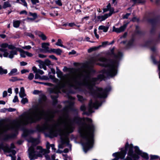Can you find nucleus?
I'll use <instances>...</instances> for the list:
<instances>
[{
	"mask_svg": "<svg viewBox=\"0 0 160 160\" xmlns=\"http://www.w3.org/2000/svg\"><path fill=\"white\" fill-rule=\"evenodd\" d=\"M99 61L102 62V63H98L97 65L103 67H108L107 69H103L100 71V73L102 74H99L96 78H92L90 82H86L85 83H82L78 81L76 78H74L72 80L75 82V85L72 83H67L68 87L69 88L68 90L69 93H74V92L71 89V88H77V86H85L89 91L91 95L95 98H105L107 97L108 93L111 90L110 86L107 87L104 89L102 88L96 87V89H94L96 82L99 81L101 82L103 80L105 81L106 77L104 75L106 74L107 77H113L117 74V65L115 64L117 63V62L114 61L112 59H108L104 57L100 58Z\"/></svg>",
	"mask_w": 160,
	"mask_h": 160,
	"instance_id": "nucleus-1",
	"label": "nucleus"
},
{
	"mask_svg": "<svg viewBox=\"0 0 160 160\" xmlns=\"http://www.w3.org/2000/svg\"><path fill=\"white\" fill-rule=\"evenodd\" d=\"M70 104L71 110L77 115L74 117L71 122L79 125H85L88 130V132L82 128H79L78 130L80 137L85 141L82 142V144L84 151L86 152L93 147L94 143L95 126L92 123V121L91 118L88 117L82 118L78 116V110L71 107V106H73V103L70 102Z\"/></svg>",
	"mask_w": 160,
	"mask_h": 160,
	"instance_id": "nucleus-2",
	"label": "nucleus"
},
{
	"mask_svg": "<svg viewBox=\"0 0 160 160\" xmlns=\"http://www.w3.org/2000/svg\"><path fill=\"white\" fill-rule=\"evenodd\" d=\"M50 126H51V125L46 122L42 126L38 124L37 125L36 129L38 131V132H42L45 130H48V136L51 138L56 137L58 135L60 136L61 137H62V130L61 129L54 130L52 128H50ZM51 126L58 127L59 126V124L58 123H57Z\"/></svg>",
	"mask_w": 160,
	"mask_h": 160,
	"instance_id": "nucleus-3",
	"label": "nucleus"
},
{
	"mask_svg": "<svg viewBox=\"0 0 160 160\" xmlns=\"http://www.w3.org/2000/svg\"><path fill=\"white\" fill-rule=\"evenodd\" d=\"M41 109H40L38 108V105H33L32 106V109L33 110V112H25L22 116H26L30 114L32 115V117L28 118V122L30 124L35 123L40 121L42 119L43 114L45 112L42 107H41Z\"/></svg>",
	"mask_w": 160,
	"mask_h": 160,
	"instance_id": "nucleus-4",
	"label": "nucleus"
},
{
	"mask_svg": "<svg viewBox=\"0 0 160 160\" xmlns=\"http://www.w3.org/2000/svg\"><path fill=\"white\" fill-rule=\"evenodd\" d=\"M132 147V149H133L134 146L132 144H129L128 142H127L125 145L124 148H121L120 149L121 151L117 152V155L120 158L122 159H124V158L127 153V151H128L130 150V148Z\"/></svg>",
	"mask_w": 160,
	"mask_h": 160,
	"instance_id": "nucleus-5",
	"label": "nucleus"
},
{
	"mask_svg": "<svg viewBox=\"0 0 160 160\" xmlns=\"http://www.w3.org/2000/svg\"><path fill=\"white\" fill-rule=\"evenodd\" d=\"M115 48L113 47L110 50H108L106 54L108 56H110L111 58H114L115 60H112L114 61H116L117 62V63L115 64V65H117V70H118V66L119 62L117 61L118 59H120L122 56L123 54L121 52H119L117 54L115 53L114 52ZM112 60V59H111Z\"/></svg>",
	"mask_w": 160,
	"mask_h": 160,
	"instance_id": "nucleus-6",
	"label": "nucleus"
},
{
	"mask_svg": "<svg viewBox=\"0 0 160 160\" xmlns=\"http://www.w3.org/2000/svg\"><path fill=\"white\" fill-rule=\"evenodd\" d=\"M134 152L136 153L138 156L140 155L142 158L146 160H148L149 159V157L148 154L145 152H142L140 150L138 146L134 147Z\"/></svg>",
	"mask_w": 160,
	"mask_h": 160,
	"instance_id": "nucleus-7",
	"label": "nucleus"
},
{
	"mask_svg": "<svg viewBox=\"0 0 160 160\" xmlns=\"http://www.w3.org/2000/svg\"><path fill=\"white\" fill-rule=\"evenodd\" d=\"M36 128L37 126L35 128V130L24 128L22 137L23 138H25L30 134H33L35 132H38V131L36 129Z\"/></svg>",
	"mask_w": 160,
	"mask_h": 160,
	"instance_id": "nucleus-8",
	"label": "nucleus"
},
{
	"mask_svg": "<svg viewBox=\"0 0 160 160\" xmlns=\"http://www.w3.org/2000/svg\"><path fill=\"white\" fill-rule=\"evenodd\" d=\"M129 23V22L128 21L127 22H124L123 25L119 28H116L115 26H113V31L117 33H120L122 32L125 30Z\"/></svg>",
	"mask_w": 160,
	"mask_h": 160,
	"instance_id": "nucleus-9",
	"label": "nucleus"
},
{
	"mask_svg": "<svg viewBox=\"0 0 160 160\" xmlns=\"http://www.w3.org/2000/svg\"><path fill=\"white\" fill-rule=\"evenodd\" d=\"M147 21L151 24V25L156 26L159 22L160 21V15H158L155 18H149Z\"/></svg>",
	"mask_w": 160,
	"mask_h": 160,
	"instance_id": "nucleus-10",
	"label": "nucleus"
},
{
	"mask_svg": "<svg viewBox=\"0 0 160 160\" xmlns=\"http://www.w3.org/2000/svg\"><path fill=\"white\" fill-rule=\"evenodd\" d=\"M128 155L131 156L133 159V160H138L140 157L136 153L134 152L133 149H132V147H131L128 153Z\"/></svg>",
	"mask_w": 160,
	"mask_h": 160,
	"instance_id": "nucleus-11",
	"label": "nucleus"
},
{
	"mask_svg": "<svg viewBox=\"0 0 160 160\" xmlns=\"http://www.w3.org/2000/svg\"><path fill=\"white\" fill-rule=\"evenodd\" d=\"M15 133H13L11 134H6L3 136V137L2 139V140L4 141H7L9 139L11 138H16L18 134V132L17 130H15Z\"/></svg>",
	"mask_w": 160,
	"mask_h": 160,
	"instance_id": "nucleus-12",
	"label": "nucleus"
},
{
	"mask_svg": "<svg viewBox=\"0 0 160 160\" xmlns=\"http://www.w3.org/2000/svg\"><path fill=\"white\" fill-rule=\"evenodd\" d=\"M102 104V102H99L98 101H96L95 102H92V100H91L89 104V106L91 109H92L93 107L96 109H97Z\"/></svg>",
	"mask_w": 160,
	"mask_h": 160,
	"instance_id": "nucleus-13",
	"label": "nucleus"
},
{
	"mask_svg": "<svg viewBox=\"0 0 160 160\" xmlns=\"http://www.w3.org/2000/svg\"><path fill=\"white\" fill-rule=\"evenodd\" d=\"M109 17L110 16L107 13L103 15L98 16L97 17V19H96L95 22H97L99 21L101 22L105 20Z\"/></svg>",
	"mask_w": 160,
	"mask_h": 160,
	"instance_id": "nucleus-14",
	"label": "nucleus"
},
{
	"mask_svg": "<svg viewBox=\"0 0 160 160\" xmlns=\"http://www.w3.org/2000/svg\"><path fill=\"white\" fill-rule=\"evenodd\" d=\"M61 140V142L62 143L61 145H60L59 146V148H63V145L65 144H68L69 143V140L68 138V137H65V138H63L62 137L60 138Z\"/></svg>",
	"mask_w": 160,
	"mask_h": 160,
	"instance_id": "nucleus-15",
	"label": "nucleus"
},
{
	"mask_svg": "<svg viewBox=\"0 0 160 160\" xmlns=\"http://www.w3.org/2000/svg\"><path fill=\"white\" fill-rule=\"evenodd\" d=\"M80 69H76L74 68H68L66 66H64L63 69V71L64 72H70L72 73L76 72L79 70Z\"/></svg>",
	"mask_w": 160,
	"mask_h": 160,
	"instance_id": "nucleus-16",
	"label": "nucleus"
},
{
	"mask_svg": "<svg viewBox=\"0 0 160 160\" xmlns=\"http://www.w3.org/2000/svg\"><path fill=\"white\" fill-rule=\"evenodd\" d=\"M49 42H43L41 44V47L44 50V53H49L50 51L49 47Z\"/></svg>",
	"mask_w": 160,
	"mask_h": 160,
	"instance_id": "nucleus-17",
	"label": "nucleus"
},
{
	"mask_svg": "<svg viewBox=\"0 0 160 160\" xmlns=\"http://www.w3.org/2000/svg\"><path fill=\"white\" fill-rule=\"evenodd\" d=\"M62 52V50L59 48L57 49L51 48L50 49L49 53H53L56 54L58 55H61Z\"/></svg>",
	"mask_w": 160,
	"mask_h": 160,
	"instance_id": "nucleus-18",
	"label": "nucleus"
},
{
	"mask_svg": "<svg viewBox=\"0 0 160 160\" xmlns=\"http://www.w3.org/2000/svg\"><path fill=\"white\" fill-rule=\"evenodd\" d=\"M35 34L38 35L43 41L46 40L47 38V37L42 32L36 31L35 32Z\"/></svg>",
	"mask_w": 160,
	"mask_h": 160,
	"instance_id": "nucleus-19",
	"label": "nucleus"
},
{
	"mask_svg": "<svg viewBox=\"0 0 160 160\" xmlns=\"http://www.w3.org/2000/svg\"><path fill=\"white\" fill-rule=\"evenodd\" d=\"M140 27L138 25L135 26V33L137 35H143L145 34V32L139 30Z\"/></svg>",
	"mask_w": 160,
	"mask_h": 160,
	"instance_id": "nucleus-20",
	"label": "nucleus"
},
{
	"mask_svg": "<svg viewBox=\"0 0 160 160\" xmlns=\"http://www.w3.org/2000/svg\"><path fill=\"white\" fill-rule=\"evenodd\" d=\"M17 50L20 53V55L21 57L25 58L26 57L25 51L19 48H17Z\"/></svg>",
	"mask_w": 160,
	"mask_h": 160,
	"instance_id": "nucleus-21",
	"label": "nucleus"
},
{
	"mask_svg": "<svg viewBox=\"0 0 160 160\" xmlns=\"http://www.w3.org/2000/svg\"><path fill=\"white\" fill-rule=\"evenodd\" d=\"M28 141L33 143H35L36 145L38 144L39 142V141L38 139L34 138L32 137L30 138Z\"/></svg>",
	"mask_w": 160,
	"mask_h": 160,
	"instance_id": "nucleus-22",
	"label": "nucleus"
},
{
	"mask_svg": "<svg viewBox=\"0 0 160 160\" xmlns=\"http://www.w3.org/2000/svg\"><path fill=\"white\" fill-rule=\"evenodd\" d=\"M135 38L134 37H132V38L128 41L127 44V47H130L133 46L134 42L135 41Z\"/></svg>",
	"mask_w": 160,
	"mask_h": 160,
	"instance_id": "nucleus-23",
	"label": "nucleus"
},
{
	"mask_svg": "<svg viewBox=\"0 0 160 160\" xmlns=\"http://www.w3.org/2000/svg\"><path fill=\"white\" fill-rule=\"evenodd\" d=\"M156 26L151 25V28L150 30V33L151 35H155L156 32Z\"/></svg>",
	"mask_w": 160,
	"mask_h": 160,
	"instance_id": "nucleus-24",
	"label": "nucleus"
},
{
	"mask_svg": "<svg viewBox=\"0 0 160 160\" xmlns=\"http://www.w3.org/2000/svg\"><path fill=\"white\" fill-rule=\"evenodd\" d=\"M109 28V26H105L104 25H101L98 27V29L103 30L104 32H107Z\"/></svg>",
	"mask_w": 160,
	"mask_h": 160,
	"instance_id": "nucleus-25",
	"label": "nucleus"
},
{
	"mask_svg": "<svg viewBox=\"0 0 160 160\" xmlns=\"http://www.w3.org/2000/svg\"><path fill=\"white\" fill-rule=\"evenodd\" d=\"M11 7V5L8 1L4 2L2 6V8L6 9L7 8H10Z\"/></svg>",
	"mask_w": 160,
	"mask_h": 160,
	"instance_id": "nucleus-26",
	"label": "nucleus"
},
{
	"mask_svg": "<svg viewBox=\"0 0 160 160\" xmlns=\"http://www.w3.org/2000/svg\"><path fill=\"white\" fill-rule=\"evenodd\" d=\"M101 46H99L98 47H95L90 48L88 50V53H91L93 51H95L98 49Z\"/></svg>",
	"mask_w": 160,
	"mask_h": 160,
	"instance_id": "nucleus-27",
	"label": "nucleus"
},
{
	"mask_svg": "<svg viewBox=\"0 0 160 160\" xmlns=\"http://www.w3.org/2000/svg\"><path fill=\"white\" fill-rule=\"evenodd\" d=\"M35 152L33 148L31 152H29V158H30V160H32L34 159V155H33L32 154H34Z\"/></svg>",
	"mask_w": 160,
	"mask_h": 160,
	"instance_id": "nucleus-28",
	"label": "nucleus"
},
{
	"mask_svg": "<svg viewBox=\"0 0 160 160\" xmlns=\"http://www.w3.org/2000/svg\"><path fill=\"white\" fill-rule=\"evenodd\" d=\"M20 23V22L19 20H16L13 21V26L15 28H18Z\"/></svg>",
	"mask_w": 160,
	"mask_h": 160,
	"instance_id": "nucleus-29",
	"label": "nucleus"
},
{
	"mask_svg": "<svg viewBox=\"0 0 160 160\" xmlns=\"http://www.w3.org/2000/svg\"><path fill=\"white\" fill-rule=\"evenodd\" d=\"M56 73L57 74V76L58 78H60L63 75V73L59 69L58 67H56Z\"/></svg>",
	"mask_w": 160,
	"mask_h": 160,
	"instance_id": "nucleus-30",
	"label": "nucleus"
},
{
	"mask_svg": "<svg viewBox=\"0 0 160 160\" xmlns=\"http://www.w3.org/2000/svg\"><path fill=\"white\" fill-rule=\"evenodd\" d=\"M62 41L61 39H58V40L57 42L56 43V45L60 46L63 48H65V46L62 44Z\"/></svg>",
	"mask_w": 160,
	"mask_h": 160,
	"instance_id": "nucleus-31",
	"label": "nucleus"
},
{
	"mask_svg": "<svg viewBox=\"0 0 160 160\" xmlns=\"http://www.w3.org/2000/svg\"><path fill=\"white\" fill-rule=\"evenodd\" d=\"M23 79L21 78H18L17 77H12L11 79L9 80V81L12 82H15L18 81H22Z\"/></svg>",
	"mask_w": 160,
	"mask_h": 160,
	"instance_id": "nucleus-32",
	"label": "nucleus"
},
{
	"mask_svg": "<svg viewBox=\"0 0 160 160\" xmlns=\"http://www.w3.org/2000/svg\"><path fill=\"white\" fill-rule=\"evenodd\" d=\"M7 72L8 71L7 69H3L1 66H0V75L6 74Z\"/></svg>",
	"mask_w": 160,
	"mask_h": 160,
	"instance_id": "nucleus-33",
	"label": "nucleus"
},
{
	"mask_svg": "<svg viewBox=\"0 0 160 160\" xmlns=\"http://www.w3.org/2000/svg\"><path fill=\"white\" fill-rule=\"evenodd\" d=\"M33 82L36 83H39V84H43L44 85H48V86H50L52 84L51 83H49V82H39L35 80H34Z\"/></svg>",
	"mask_w": 160,
	"mask_h": 160,
	"instance_id": "nucleus-34",
	"label": "nucleus"
},
{
	"mask_svg": "<svg viewBox=\"0 0 160 160\" xmlns=\"http://www.w3.org/2000/svg\"><path fill=\"white\" fill-rule=\"evenodd\" d=\"M28 15L29 16H32L33 17V18H34V19H35L38 17L37 14V13H33L31 12H29L28 14Z\"/></svg>",
	"mask_w": 160,
	"mask_h": 160,
	"instance_id": "nucleus-35",
	"label": "nucleus"
},
{
	"mask_svg": "<svg viewBox=\"0 0 160 160\" xmlns=\"http://www.w3.org/2000/svg\"><path fill=\"white\" fill-rule=\"evenodd\" d=\"M150 159L149 160H154L158 159L159 158V157L156 155H150Z\"/></svg>",
	"mask_w": 160,
	"mask_h": 160,
	"instance_id": "nucleus-36",
	"label": "nucleus"
},
{
	"mask_svg": "<svg viewBox=\"0 0 160 160\" xmlns=\"http://www.w3.org/2000/svg\"><path fill=\"white\" fill-rule=\"evenodd\" d=\"M17 69L16 68H13L12 69L10 72L8 73L9 76H12L14 73H16L17 72Z\"/></svg>",
	"mask_w": 160,
	"mask_h": 160,
	"instance_id": "nucleus-37",
	"label": "nucleus"
},
{
	"mask_svg": "<svg viewBox=\"0 0 160 160\" xmlns=\"http://www.w3.org/2000/svg\"><path fill=\"white\" fill-rule=\"evenodd\" d=\"M132 1L135 4L137 3H144L145 2V1H142V0H132Z\"/></svg>",
	"mask_w": 160,
	"mask_h": 160,
	"instance_id": "nucleus-38",
	"label": "nucleus"
},
{
	"mask_svg": "<svg viewBox=\"0 0 160 160\" xmlns=\"http://www.w3.org/2000/svg\"><path fill=\"white\" fill-rule=\"evenodd\" d=\"M44 62V65H45L46 66H49L51 65V61L48 59H45Z\"/></svg>",
	"mask_w": 160,
	"mask_h": 160,
	"instance_id": "nucleus-39",
	"label": "nucleus"
},
{
	"mask_svg": "<svg viewBox=\"0 0 160 160\" xmlns=\"http://www.w3.org/2000/svg\"><path fill=\"white\" fill-rule=\"evenodd\" d=\"M56 4L59 6H62V3L61 0H56L55 1Z\"/></svg>",
	"mask_w": 160,
	"mask_h": 160,
	"instance_id": "nucleus-40",
	"label": "nucleus"
},
{
	"mask_svg": "<svg viewBox=\"0 0 160 160\" xmlns=\"http://www.w3.org/2000/svg\"><path fill=\"white\" fill-rule=\"evenodd\" d=\"M152 43V41L148 40L146 41L145 43V46L146 47H149L150 46Z\"/></svg>",
	"mask_w": 160,
	"mask_h": 160,
	"instance_id": "nucleus-41",
	"label": "nucleus"
},
{
	"mask_svg": "<svg viewBox=\"0 0 160 160\" xmlns=\"http://www.w3.org/2000/svg\"><path fill=\"white\" fill-rule=\"evenodd\" d=\"M36 148L37 149L40 150V152L41 153L43 152H44L46 151V150L45 149H43L42 147L41 146H38Z\"/></svg>",
	"mask_w": 160,
	"mask_h": 160,
	"instance_id": "nucleus-42",
	"label": "nucleus"
},
{
	"mask_svg": "<svg viewBox=\"0 0 160 160\" xmlns=\"http://www.w3.org/2000/svg\"><path fill=\"white\" fill-rule=\"evenodd\" d=\"M109 13L107 14L110 17L111 16L113 13H115V12H114V8L113 7H111L110 10H109Z\"/></svg>",
	"mask_w": 160,
	"mask_h": 160,
	"instance_id": "nucleus-43",
	"label": "nucleus"
},
{
	"mask_svg": "<svg viewBox=\"0 0 160 160\" xmlns=\"http://www.w3.org/2000/svg\"><path fill=\"white\" fill-rule=\"evenodd\" d=\"M131 21L133 22H138L140 21V19L136 17H134L132 18Z\"/></svg>",
	"mask_w": 160,
	"mask_h": 160,
	"instance_id": "nucleus-44",
	"label": "nucleus"
},
{
	"mask_svg": "<svg viewBox=\"0 0 160 160\" xmlns=\"http://www.w3.org/2000/svg\"><path fill=\"white\" fill-rule=\"evenodd\" d=\"M8 44L7 43H3L0 45V46L2 48H6L8 47Z\"/></svg>",
	"mask_w": 160,
	"mask_h": 160,
	"instance_id": "nucleus-45",
	"label": "nucleus"
},
{
	"mask_svg": "<svg viewBox=\"0 0 160 160\" xmlns=\"http://www.w3.org/2000/svg\"><path fill=\"white\" fill-rule=\"evenodd\" d=\"M112 155L113 157H115L113 159V160H119V159H120V158L118 157V155H117V153H113Z\"/></svg>",
	"mask_w": 160,
	"mask_h": 160,
	"instance_id": "nucleus-46",
	"label": "nucleus"
},
{
	"mask_svg": "<svg viewBox=\"0 0 160 160\" xmlns=\"http://www.w3.org/2000/svg\"><path fill=\"white\" fill-rule=\"evenodd\" d=\"M28 102V100L27 98H23L21 101V102L23 104H25Z\"/></svg>",
	"mask_w": 160,
	"mask_h": 160,
	"instance_id": "nucleus-47",
	"label": "nucleus"
},
{
	"mask_svg": "<svg viewBox=\"0 0 160 160\" xmlns=\"http://www.w3.org/2000/svg\"><path fill=\"white\" fill-rule=\"evenodd\" d=\"M8 48L10 49L13 50L14 49H16L17 50V49L18 48H16L14 45L12 44H8Z\"/></svg>",
	"mask_w": 160,
	"mask_h": 160,
	"instance_id": "nucleus-48",
	"label": "nucleus"
},
{
	"mask_svg": "<svg viewBox=\"0 0 160 160\" xmlns=\"http://www.w3.org/2000/svg\"><path fill=\"white\" fill-rule=\"evenodd\" d=\"M77 97L78 98L79 101L80 102H82V101H83V98L82 96L79 95H77Z\"/></svg>",
	"mask_w": 160,
	"mask_h": 160,
	"instance_id": "nucleus-49",
	"label": "nucleus"
},
{
	"mask_svg": "<svg viewBox=\"0 0 160 160\" xmlns=\"http://www.w3.org/2000/svg\"><path fill=\"white\" fill-rule=\"evenodd\" d=\"M60 88L61 89H64L66 87V84L63 83L59 85Z\"/></svg>",
	"mask_w": 160,
	"mask_h": 160,
	"instance_id": "nucleus-50",
	"label": "nucleus"
},
{
	"mask_svg": "<svg viewBox=\"0 0 160 160\" xmlns=\"http://www.w3.org/2000/svg\"><path fill=\"white\" fill-rule=\"evenodd\" d=\"M74 128L72 126L70 127L68 129V130L69 131V132H68V134H69V133H72L74 131Z\"/></svg>",
	"mask_w": 160,
	"mask_h": 160,
	"instance_id": "nucleus-51",
	"label": "nucleus"
},
{
	"mask_svg": "<svg viewBox=\"0 0 160 160\" xmlns=\"http://www.w3.org/2000/svg\"><path fill=\"white\" fill-rule=\"evenodd\" d=\"M58 97V95H51V98L52 100H58L57 98Z\"/></svg>",
	"mask_w": 160,
	"mask_h": 160,
	"instance_id": "nucleus-52",
	"label": "nucleus"
},
{
	"mask_svg": "<svg viewBox=\"0 0 160 160\" xmlns=\"http://www.w3.org/2000/svg\"><path fill=\"white\" fill-rule=\"evenodd\" d=\"M34 74L32 73H30L28 76V79L30 80H32L34 78Z\"/></svg>",
	"mask_w": 160,
	"mask_h": 160,
	"instance_id": "nucleus-53",
	"label": "nucleus"
},
{
	"mask_svg": "<svg viewBox=\"0 0 160 160\" xmlns=\"http://www.w3.org/2000/svg\"><path fill=\"white\" fill-rule=\"evenodd\" d=\"M151 59L153 63L155 64H157V61L156 60L155 57L154 56H151Z\"/></svg>",
	"mask_w": 160,
	"mask_h": 160,
	"instance_id": "nucleus-54",
	"label": "nucleus"
},
{
	"mask_svg": "<svg viewBox=\"0 0 160 160\" xmlns=\"http://www.w3.org/2000/svg\"><path fill=\"white\" fill-rule=\"evenodd\" d=\"M31 2L32 5H36L37 3L39 2V0H31Z\"/></svg>",
	"mask_w": 160,
	"mask_h": 160,
	"instance_id": "nucleus-55",
	"label": "nucleus"
},
{
	"mask_svg": "<svg viewBox=\"0 0 160 160\" xmlns=\"http://www.w3.org/2000/svg\"><path fill=\"white\" fill-rule=\"evenodd\" d=\"M148 14L150 16H154L155 14V11H153L151 12H150L148 13Z\"/></svg>",
	"mask_w": 160,
	"mask_h": 160,
	"instance_id": "nucleus-56",
	"label": "nucleus"
},
{
	"mask_svg": "<svg viewBox=\"0 0 160 160\" xmlns=\"http://www.w3.org/2000/svg\"><path fill=\"white\" fill-rule=\"evenodd\" d=\"M155 41L157 43L160 42V33L158 34L157 38L155 40Z\"/></svg>",
	"mask_w": 160,
	"mask_h": 160,
	"instance_id": "nucleus-57",
	"label": "nucleus"
},
{
	"mask_svg": "<svg viewBox=\"0 0 160 160\" xmlns=\"http://www.w3.org/2000/svg\"><path fill=\"white\" fill-rule=\"evenodd\" d=\"M80 109L81 111H85L86 109L85 106L84 105H81L80 107Z\"/></svg>",
	"mask_w": 160,
	"mask_h": 160,
	"instance_id": "nucleus-58",
	"label": "nucleus"
},
{
	"mask_svg": "<svg viewBox=\"0 0 160 160\" xmlns=\"http://www.w3.org/2000/svg\"><path fill=\"white\" fill-rule=\"evenodd\" d=\"M19 95L20 98H23V97L26 96V94L25 92H20Z\"/></svg>",
	"mask_w": 160,
	"mask_h": 160,
	"instance_id": "nucleus-59",
	"label": "nucleus"
},
{
	"mask_svg": "<svg viewBox=\"0 0 160 160\" xmlns=\"http://www.w3.org/2000/svg\"><path fill=\"white\" fill-rule=\"evenodd\" d=\"M49 57L52 59L55 60H58V58L53 55L49 56Z\"/></svg>",
	"mask_w": 160,
	"mask_h": 160,
	"instance_id": "nucleus-60",
	"label": "nucleus"
},
{
	"mask_svg": "<svg viewBox=\"0 0 160 160\" xmlns=\"http://www.w3.org/2000/svg\"><path fill=\"white\" fill-rule=\"evenodd\" d=\"M31 47L30 45L22 47V48L24 49L29 50L31 49Z\"/></svg>",
	"mask_w": 160,
	"mask_h": 160,
	"instance_id": "nucleus-61",
	"label": "nucleus"
},
{
	"mask_svg": "<svg viewBox=\"0 0 160 160\" xmlns=\"http://www.w3.org/2000/svg\"><path fill=\"white\" fill-rule=\"evenodd\" d=\"M13 102H19V100L18 99V97L17 95L15 96L14 99L12 101Z\"/></svg>",
	"mask_w": 160,
	"mask_h": 160,
	"instance_id": "nucleus-62",
	"label": "nucleus"
},
{
	"mask_svg": "<svg viewBox=\"0 0 160 160\" xmlns=\"http://www.w3.org/2000/svg\"><path fill=\"white\" fill-rule=\"evenodd\" d=\"M130 14H131L130 13H127L126 14L123 16V19H128V17L130 15Z\"/></svg>",
	"mask_w": 160,
	"mask_h": 160,
	"instance_id": "nucleus-63",
	"label": "nucleus"
},
{
	"mask_svg": "<svg viewBox=\"0 0 160 160\" xmlns=\"http://www.w3.org/2000/svg\"><path fill=\"white\" fill-rule=\"evenodd\" d=\"M90 72L92 74H94L95 73L96 71L92 68H89Z\"/></svg>",
	"mask_w": 160,
	"mask_h": 160,
	"instance_id": "nucleus-64",
	"label": "nucleus"
}]
</instances>
